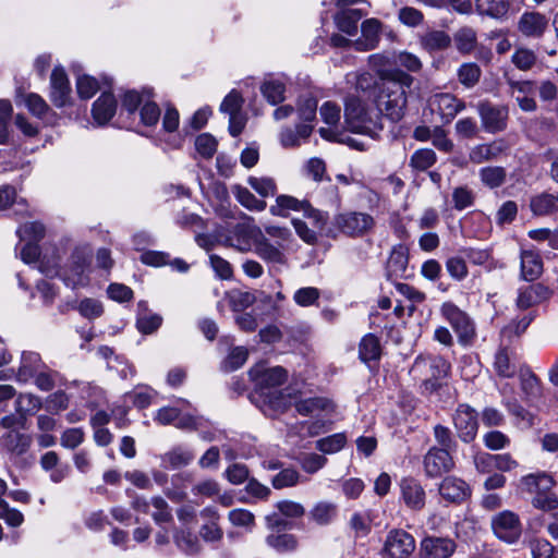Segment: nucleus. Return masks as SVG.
<instances>
[{
    "instance_id": "dca6fc26",
    "label": "nucleus",
    "mask_w": 558,
    "mask_h": 558,
    "mask_svg": "<svg viewBox=\"0 0 558 558\" xmlns=\"http://www.w3.org/2000/svg\"><path fill=\"white\" fill-rule=\"evenodd\" d=\"M438 490L442 499L450 504H462L471 496L469 484L456 476L445 477Z\"/></svg>"
},
{
    "instance_id": "4468645a",
    "label": "nucleus",
    "mask_w": 558,
    "mask_h": 558,
    "mask_svg": "<svg viewBox=\"0 0 558 558\" xmlns=\"http://www.w3.org/2000/svg\"><path fill=\"white\" fill-rule=\"evenodd\" d=\"M88 265L89 263L84 252L75 251L69 266L63 269L60 276L68 287L83 286L87 280L86 271Z\"/></svg>"
},
{
    "instance_id": "4c0bfd02",
    "label": "nucleus",
    "mask_w": 558,
    "mask_h": 558,
    "mask_svg": "<svg viewBox=\"0 0 558 558\" xmlns=\"http://www.w3.org/2000/svg\"><path fill=\"white\" fill-rule=\"evenodd\" d=\"M257 296V290L248 291L242 289H232L226 294L229 306L234 312H242L254 304Z\"/></svg>"
},
{
    "instance_id": "39448f33",
    "label": "nucleus",
    "mask_w": 558,
    "mask_h": 558,
    "mask_svg": "<svg viewBox=\"0 0 558 558\" xmlns=\"http://www.w3.org/2000/svg\"><path fill=\"white\" fill-rule=\"evenodd\" d=\"M344 124L348 131L366 135L376 126L366 104L353 95L344 99Z\"/></svg>"
},
{
    "instance_id": "680f3d73",
    "label": "nucleus",
    "mask_w": 558,
    "mask_h": 558,
    "mask_svg": "<svg viewBox=\"0 0 558 558\" xmlns=\"http://www.w3.org/2000/svg\"><path fill=\"white\" fill-rule=\"evenodd\" d=\"M217 145L216 138L208 133H203L195 140V149L205 159H210L216 154Z\"/></svg>"
},
{
    "instance_id": "2eb2a0df",
    "label": "nucleus",
    "mask_w": 558,
    "mask_h": 558,
    "mask_svg": "<svg viewBox=\"0 0 558 558\" xmlns=\"http://www.w3.org/2000/svg\"><path fill=\"white\" fill-rule=\"evenodd\" d=\"M509 143L505 138H496L486 144L474 146L469 154L470 161L476 165L498 159L508 153Z\"/></svg>"
},
{
    "instance_id": "a878e982",
    "label": "nucleus",
    "mask_w": 558,
    "mask_h": 558,
    "mask_svg": "<svg viewBox=\"0 0 558 558\" xmlns=\"http://www.w3.org/2000/svg\"><path fill=\"white\" fill-rule=\"evenodd\" d=\"M47 368L38 353L25 351L22 353L21 363L16 371V381L28 383L40 369Z\"/></svg>"
},
{
    "instance_id": "6e6d98bb",
    "label": "nucleus",
    "mask_w": 558,
    "mask_h": 558,
    "mask_svg": "<svg viewBox=\"0 0 558 558\" xmlns=\"http://www.w3.org/2000/svg\"><path fill=\"white\" fill-rule=\"evenodd\" d=\"M250 186L262 197L274 196L277 192V183L275 179L267 177H250L247 179Z\"/></svg>"
},
{
    "instance_id": "ddd939ff",
    "label": "nucleus",
    "mask_w": 558,
    "mask_h": 558,
    "mask_svg": "<svg viewBox=\"0 0 558 558\" xmlns=\"http://www.w3.org/2000/svg\"><path fill=\"white\" fill-rule=\"evenodd\" d=\"M423 464L428 477H438L450 472L454 466V461L448 449L432 447L424 456Z\"/></svg>"
},
{
    "instance_id": "603ef678",
    "label": "nucleus",
    "mask_w": 558,
    "mask_h": 558,
    "mask_svg": "<svg viewBox=\"0 0 558 558\" xmlns=\"http://www.w3.org/2000/svg\"><path fill=\"white\" fill-rule=\"evenodd\" d=\"M383 31V23L377 19H367L361 24V33L366 43L378 47Z\"/></svg>"
},
{
    "instance_id": "ea45409f",
    "label": "nucleus",
    "mask_w": 558,
    "mask_h": 558,
    "mask_svg": "<svg viewBox=\"0 0 558 558\" xmlns=\"http://www.w3.org/2000/svg\"><path fill=\"white\" fill-rule=\"evenodd\" d=\"M475 9L480 15L499 20L508 13L509 2L507 0H475Z\"/></svg>"
},
{
    "instance_id": "9d476101",
    "label": "nucleus",
    "mask_w": 558,
    "mask_h": 558,
    "mask_svg": "<svg viewBox=\"0 0 558 558\" xmlns=\"http://www.w3.org/2000/svg\"><path fill=\"white\" fill-rule=\"evenodd\" d=\"M452 421L461 441L470 444L477 435L478 420L477 412L469 404H459L456 409Z\"/></svg>"
},
{
    "instance_id": "c756f323",
    "label": "nucleus",
    "mask_w": 558,
    "mask_h": 558,
    "mask_svg": "<svg viewBox=\"0 0 558 558\" xmlns=\"http://www.w3.org/2000/svg\"><path fill=\"white\" fill-rule=\"evenodd\" d=\"M0 446L12 454L22 456L28 450L31 438L16 429H12L0 437Z\"/></svg>"
},
{
    "instance_id": "774afa93",
    "label": "nucleus",
    "mask_w": 558,
    "mask_h": 558,
    "mask_svg": "<svg viewBox=\"0 0 558 558\" xmlns=\"http://www.w3.org/2000/svg\"><path fill=\"white\" fill-rule=\"evenodd\" d=\"M453 207L463 210L474 204L475 195L468 186H458L452 192Z\"/></svg>"
},
{
    "instance_id": "37998d69",
    "label": "nucleus",
    "mask_w": 558,
    "mask_h": 558,
    "mask_svg": "<svg viewBox=\"0 0 558 558\" xmlns=\"http://www.w3.org/2000/svg\"><path fill=\"white\" fill-rule=\"evenodd\" d=\"M453 39L457 50L462 54L471 53L477 45L476 32L470 26L459 28L454 33Z\"/></svg>"
},
{
    "instance_id": "c9c22d12",
    "label": "nucleus",
    "mask_w": 558,
    "mask_h": 558,
    "mask_svg": "<svg viewBox=\"0 0 558 558\" xmlns=\"http://www.w3.org/2000/svg\"><path fill=\"white\" fill-rule=\"evenodd\" d=\"M295 409L301 415H311L316 412H333L335 404L324 397H314L295 402Z\"/></svg>"
},
{
    "instance_id": "9b49d317",
    "label": "nucleus",
    "mask_w": 558,
    "mask_h": 558,
    "mask_svg": "<svg viewBox=\"0 0 558 558\" xmlns=\"http://www.w3.org/2000/svg\"><path fill=\"white\" fill-rule=\"evenodd\" d=\"M494 534L506 543H514L519 539L522 527L519 515L512 511L505 510L492 519Z\"/></svg>"
},
{
    "instance_id": "f704fd0d",
    "label": "nucleus",
    "mask_w": 558,
    "mask_h": 558,
    "mask_svg": "<svg viewBox=\"0 0 558 558\" xmlns=\"http://www.w3.org/2000/svg\"><path fill=\"white\" fill-rule=\"evenodd\" d=\"M162 324V317L158 314L150 313L147 310V302L141 301L138 303V315L136 319V327L140 332L149 335L155 332Z\"/></svg>"
},
{
    "instance_id": "0e129e2a",
    "label": "nucleus",
    "mask_w": 558,
    "mask_h": 558,
    "mask_svg": "<svg viewBox=\"0 0 558 558\" xmlns=\"http://www.w3.org/2000/svg\"><path fill=\"white\" fill-rule=\"evenodd\" d=\"M16 233L21 241H39L45 235V227L43 223L34 221L21 226Z\"/></svg>"
},
{
    "instance_id": "de8ad7c7",
    "label": "nucleus",
    "mask_w": 558,
    "mask_h": 558,
    "mask_svg": "<svg viewBox=\"0 0 558 558\" xmlns=\"http://www.w3.org/2000/svg\"><path fill=\"white\" fill-rule=\"evenodd\" d=\"M40 408V399L32 393H20L15 400V411L21 418L36 413Z\"/></svg>"
},
{
    "instance_id": "a18cd8bd",
    "label": "nucleus",
    "mask_w": 558,
    "mask_h": 558,
    "mask_svg": "<svg viewBox=\"0 0 558 558\" xmlns=\"http://www.w3.org/2000/svg\"><path fill=\"white\" fill-rule=\"evenodd\" d=\"M495 373L502 378L513 377L517 373V366L512 363L507 349L501 348L495 354L494 361Z\"/></svg>"
},
{
    "instance_id": "3c124183",
    "label": "nucleus",
    "mask_w": 558,
    "mask_h": 558,
    "mask_svg": "<svg viewBox=\"0 0 558 558\" xmlns=\"http://www.w3.org/2000/svg\"><path fill=\"white\" fill-rule=\"evenodd\" d=\"M319 134L323 138L338 142L342 144H347L351 148L357 149V150H364L365 146L363 143L356 141L355 138L344 134L343 132H340L338 130L331 129V128H320Z\"/></svg>"
},
{
    "instance_id": "8fccbe9b",
    "label": "nucleus",
    "mask_w": 558,
    "mask_h": 558,
    "mask_svg": "<svg viewBox=\"0 0 558 558\" xmlns=\"http://www.w3.org/2000/svg\"><path fill=\"white\" fill-rule=\"evenodd\" d=\"M521 389L527 400H534L541 397V383L535 374L525 371L520 374Z\"/></svg>"
},
{
    "instance_id": "7c9ffc66",
    "label": "nucleus",
    "mask_w": 558,
    "mask_h": 558,
    "mask_svg": "<svg viewBox=\"0 0 558 558\" xmlns=\"http://www.w3.org/2000/svg\"><path fill=\"white\" fill-rule=\"evenodd\" d=\"M521 485L530 494L539 495L550 493L555 481L551 475L542 472L523 476Z\"/></svg>"
},
{
    "instance_id": "13d9d810",
    "label": "nucleus",
    "mask_w": 558,
    "mask_h": 558,
    "mask_svg": "<svg viewBox=\"0 0 558 558\" xmlns=\"http://www.w3.org/2000/svg\"><path fill=\"white\" fill-rule=\"evenodd\" d=\"M337 513V506L331 502H319L311 511L312 519L320 524L326 525L332 521Z\"/></svg>"
},
{
    "instance_id": "052dcab7",
    "label": "nucleus",
    "mask_w": 558,
    "mask_h": 558,
    "mask_svg": "<svg viewBox=\"0 0 558 558\" xmlns=\"http://www.w3.org/2000/svg\"><path fill=\"white\" fill-rule=\"evenodd\" d=\"M317 99L310 93L303 94L299 97L298 112L302 120L312 121L316 116Z\"/></svg>"
},
{
    "instance_id": "0eeeda50",
    "label": "nucleus",
    "mask_w": 558,
    "mask_h": 558,
    "mask_svg": "<svg viewBox=\"0 0 558 558\" xmlns=\"http://www.w3.org/2000/svg\"><path fill=\"white\" fill-rule=\"evenodd\" d=\"M476 110L481 119V126L485 132L497 134L508 128L509 108L507 106L481 100L476 105Z\"/></svg>"
},
{
    "instance_id": "79ce46f5",
    "label": "nucleus",
    "mask_w": 558,
    "mask_h": 558,
    "mask_svg": "<svg viewBox=\"0 0 558 558\" xmlns=\"http://www.w3.org/2000/svg\"><path fill=\"white\" fill-rule=\"evenodd\" d=\"M478 175L481 182L489 189H498L507 180V171L500 166H488L480 169Z\"/></svg>"
},
{
    "instance_id": "864d4df0",
    "label": "nucleus",
    "mask_w": 558,
    "mask_h": 558,
    "mask_svg": "<svg viewBox=\"0 0 558 558\" xmlns=\"http://www.w3.org/2000/svg\"><path fill=\"white\" fill-rule=\"evenodd\" d=\"M437 156L433 149L422 148L416 150L410 159V166L417 171H425L435 165Z\"/></svg>"
},
{
    "instance_id": "6e6552de",
    "label": "nucleus",
    "mask_w": 558,
    "mask_h": 558,
    "mask_svg": "<svg viewBox=\"0 0 558 558\" xmlns=\"http://www.w3.org/2000/svg\"><path fill=\"white\" fill-rule=\"evenodd\" d=\"M440 313L457 333L460 343L471 342L475 337V326L464 311L452 302H445L440 307Z\"/></svg>"
},
{
    "instance_id": "5fc2aeb1",
    "label": "nucleus",
    "mask_w": 558,
    "mask_h": 558,
    "mask_svg": "<svg viewBox=\"0 0 558 558\" xmlns=\"http://www.w3.org/2000/svg\"><path fill=\"white\" fill-rule=\"evenodd\" d=\"M281 530L291 529L293 523L286 519H299L305 513L304 507L298 502L284 500L281 501Z\"/></svg>"
},
{
    "instance_id": "e2e57ef3",
    "label": "nucleus",
    "mask_w": 558,
    "mask_h": 558,
    "mask_svg": "<svg viewBox=\"0 0 558 558\" xmlns=\"http://www.w3.org/2000/svg\"><path fill=\"white\" fill-rule=\"evenodd\" d=\"M244 99L241 93L236 89H232L222 100L220 105V111L231 116L242 112Z\"/></svg>"
},
{
    "instance_id": "1a4fd4ad",
    "label": "nucleus",
    "mask_w": 558,
    "mask_h": 558,
    "mask_svg": "<svg viewBox=\"0 0 558 558\" xmlns=\"http://www.w3.org/2000/svg\"><path fill=\"white\" fill-rule=\"evenodd\" d=\"M415 550L412 534L402 529H393L387 533L383 553L388 558H409Z\"/></svg>"
},
{
    "instance_id": "e433bc0d",
    "label": "nucleus",
    "mask_w": 558,
    "mask_h": 558,
    "mask_svg": "<svg viewBox=\"0 0 558 558\" xmlns=\"http://www.w3.org/2000/svg\"><path fill=\"white\" fill-rule=\"evenodd\" d=\"M530 208L537 217L549 216L558 211L555 196L546 192L533 196L530 201Z\"/></svg>"
},
{
    "instance_id": "bf43d9fd",
    "label": "nucleus",
    "mask_w": 558,
    "mask_h": 558,
    "mask_svg": "<svg viewBox=\"0 0 558 558\" xmlns=\"http://www.w3.org/2000/svg\"><path fill=\"white\" fill-rule=\"evenodd\" d=\"M347 442L344 434L338 433L328 437L318 439L316 441V448L324 453H335L341 450Z\"/></svg>"
},
{
    "instance_id": "4d7b16f0",
    "label": "nucleus",
    "mask_w": 558,
    "mask_h": 558,
    "mask_svg": "<svg viewBox=\"0 0 558 558\" xmlns=\"http://www.w3.org/2000/svg\"><path fill=\"white\" fill-rule=\"evenodd\" d=\"M434 437L438 449H448L449 452L454 451L458 444L451 429L441 424L434 426Z\"/></svg>"
},
{
    "instance_id": "20e7f679",
    "label": "nucleus",
    "mask_w": 558,
    "mask_h": 558,
    "mask_svg": "<svg viewBox=\"0 0 558 558\" xmlns=\"http://www.w3.org/2000/svg\"><path fill=\"white\" fill-rule=\"evenodd\" d=\"M331 223L345 236L362 238L373 231L375 219L367 213L347 210L335 215Z\"/></svg>"
},
{
    "instance_id": "72a5a7b5",
    "label": "nucleus",
    "mask_w": 558,
    "mask_h": 558,
    "mask_svg": "<svg viewBox=\"0 0 558 558\" xmlns=\"http://www.w3.org/2000/svg\"><path fill=\"white\" fill-rule=\"evenodd\" d=\"M421 47L428 52H437L451 46V37L444 31H428L420 37Z\"/></svg>"
},
{
    "instance_id": "c85d7f7f",
    "label": "nucleus",
    "mask_w": 558,
    "mask_h": 558,
    "mask_svg": "<svg viewBox=\"0 0 558 558\" xmlns=\"http://www.w3.org/2000/svg\"><path fill=\"white\" fill-rule=\"evenodd\" d=\"M117 110V101L111 93H102L94 102L92 113L98 125H104L111 120Z\"/></svg>"
},
{
    "instance_id": "423d86ee",
    "label": "nucleus",
    "mask_w": 558,
    "mask_h": 558,
    "mask_svg": "<svg viewBox=\"0 0 558 558\" xmlns=\"http://www.w3.org/2000/svg\"><path fill=\"white\" fill-rule=\"evenodd\" d=\"M122 107L129 113H134L140 109L141 122L146 126L156 125L160 119V109L153 100L150 89H144L142 93L130 90L125 93Z\"/></svg>"
},
{
    "instance_id": "5701e85b",
    "label": "nucleus",
    "mask_w": 558,
    "mask_h": 558,
    "mask_svg": "<svg viewBox=\"0 0 558 558\" xmlns=\"http://www.w3.org/2000/svg\"><path fill=\"white\" fill-rule=\"evenodd\" d=\"M548 27V19L539 12H525L521 15L518 29L526 37H542Z\"/></svg>"
},
{
    "instance_id": "f8f14e48",
    "label": "nucleus",
    "mask_w": 558,
    "mask_h": 558,
    "mask_svg": "<svg viewBox=\"0 0 558 558\" xmlns=\"http://www.w3.org/2000/svg\"><path fill=\"white\" fill-rule=\"evenodd\" d=\"M457 543L448 536H425L420 542V558H450L457 550Z\"/></svg>"
},
{
    "instance_id": "473e14b6",
    "label": "nucleus",
    "mask_w": 558,
    "mask_h": 558,
    "mask_svg": "<svg viewBox=\"0 0 558 558\" xmlns=\"http://www.w3.org/2000/svg\"><path fill=\"white\" fill-rule=\"evenodd\" d=\"M195 458L194 452L184 446L173 447L171 450L166 452L162 457V464L167 469H181L189 465Z\"/></svg>"
},
{
    "instance_id": "bb28decb",
    "label": "nucleus",
    "mask_w": 558,
    "mask_h": 558,
    "mask_svg": "<svg viewBox=\"0 0 558 558\" xmlns=\"http://www.w3.org/2000/svg\"><path fill=\"white\" fill-rule=\"evenodd\" d=\"M13 208L15 215H29V206L25 198L17 197L14 186L5 184L0 186V211Z\"/></svg>"
},
{
    "instance_id": "58836bf2",
    "label": "nucleus",
    "mask_w": 558,
    "mask_h": 558,
    "mask_svg": "<svg viewBox=\"0 0 558 558\" xmlns=\"http://www.w3.org/2000/svg\"><path fill=\"white\" fill-rule=\"evenodd\" d=\"M381 355L380 341L374 333L365 335L359 344V357L361 361L368 363L377 361Z\"/></svg>"
},
{
    "instance_id": "69168bd1",
    "label": "nucleus",
    "mask_w": 558,
    "mask_h": 558,
    "mask_svg": "<svg viewBox=\"0 0 558 558\" xmlns=\"http://www.w3.org/2000/svg\"><path fill=\"white\" fill-rule=\"evenodd\" d=\"M177 546L186 555H194L199 551L201 545L195 535L190 532H179L175 537Z\"/></svg>"
},
{
    "instance_id": "f03ea898",
    "label": "nucleus",
    "mask_w": 558,
    "mask_h": 558,
    "mask_svg": "<svg viewBox=\"0 0 558 558\" xmlns=\"http://www.w3.org/2000/svg\"><path fill=\"white\" fill-rule=\"evenodd\" d=\"M250 377L254 383L251 395L252 402L270 418L279 415V367L271 366L262 361L250 369Z\"/></svg>"
},
{
    "instance_id": "aec40b11",
    "label": "nucleus",
    "mask_w": 558,
    "mask_h": 558,
    "mask_svg": "<svg viewBox=\"0 0 558 558\" xmlns=\"http://www.w3.org/2000/svg\"><path fill=\"white\" fill-rule=\"evenodd\" d=\"M155 421L161 425L174 424L178 428L187 429L196 426L195 416L191 413L182 414V408L163 407L156 413Z\"/></svg>"
},
{
    "instance_id": "412c9836",
    "label": "nucleus",
    "mask_w": 558,
    "mask_h": 558,
    "mask_svg": "<svg viewBox=\"0 0 558 558\" xmlns=\"http://www.w3.org/2000/svg\"><path fill=\"white\" fill-rule=\"evenodd\" d=\"M279 292L276 296L267 294L263 290H257L256 301L254 302V313L260 324L267 322H277L279 317L278 308Z\"/></svg>"
},
{
    "instance_id": "c03bdc74",
    "label": "nucleus",
    "mask_w": 558,
    "mask_h": 558,
    "mask_svg": "<svg viewBox=\"0 0 558 558\" xmlns=\"http://www.w3.org/2000/svg\"><path fill=\"white\" fill-rule=\"evenodd\" d=\"M232 193L235 199L246 209L263 211L266 208V202L257 199L253 193L242 185H233Z\"/></svg>"
},
{
    "instance_id": "a211bd4d",
    "label": "nucleus",
    "mask_w": 558,
    "mask_h": 558,
    "mask_svg": "<svg viewBox=\"0 0 558 558\" xmlns=\"http://www.w3.org/2000/svg\"><path fill=\"white\" fill-rule=\"evenodd\" d=\"M71 86L62 68H54L50 76V100L56 107H64L71 99Z\"/></svg>"
},
{
    "instance_id": "09e8293b",
    "label": "nucleus",
    "mask_w": 558,
    "mask_h": 558,
    "mask_svg": "<svg viewBox=\"0 0 558 558\" xmlns=\"http://www.w3.org/2000/svg\"><path fill=\"white\" fill-rule=\"evenodd\" d=\"M482 70L474 62H468L460 65L458 70V80L466 88L474 87L481 78Z\"/></svg>"
},
{
    "instance_id": "49530a36",
    "label": "nucleus",
    "mask_w": 558,
    "mask_h": 558,
    "mask_svg": "<svg viewBox=\"0 0 558 558\" xmlns=\"http://www.w3.org/2000/svg\"><path fill=\"white\" fill-rule=\"evenodd\" d=\"M248 357V350L245 347H234L227 357L221 362V371L231 373L242 367Z\"/></svg>"
},
{
    "instance_id": "cd10ccee",
    "label": "nucleus",
    "mask_w": 558,
    "mask_h": 558,
    "mask_svg": "<svg viewBox=\"0 0 558 558\" xmlns=\"http://www.w3.org/2000/svg\"><path fill=\"white\" fill-rule=\"evenodd\" d=\"M366 13L361 9H340L333 16V21L339 31L354 36L357 33V24Z\"/></svg>"
},
{
    "instance_id": "2f4dec72",
    "label": "nucleus",
    "mask_w": 558,
    "mask_h": 558,
    "mask_svg": "<svg viewBox=\"0 0 558 558\" xmlns=\"http://www.w3.org/2000/svg\"><path fill=\"white\" fill-rule=\"evenodd\" d=\"M543 274V260L532 251L521 253V278L525 281H534Z\"/></svg>"
},
{
    "instance_id": "f257e3e1",
    "label": "nucleus",
    "mask_w": 558,
    "mask_h": 558,
    "mask_svg": "<svg viewBox=\"0 0 558 558\" xmlns=\"http://www.w3.org/2000/svg\"><path fill=\"white\" fill-rule=\"evenodd\" d=\"M414 77L407 72L383 73V81L376 85L374 101L379 112L392 122H399L405 113L407 89Z\"/></svg>"
},
{
    "instance_id": "b1692460",
    "label": "nucleus",
    "mask_w": 558,
    "mask_h": 558,
    "mask_svg": "<svg viewBox=\"0 0 558 558\" xmlns=\"http://www.w3.org/2000/svg\"><path fill=\"white\" fill-rule=\"evenodd\" d=\"M402 499L412 510H421L425 506V490L422 485L412 477L403 478L400 483Z\"/></svg>"
},
{
    "instance_id": "7ed1b4c3",
    "label": "nucleus",
    "mask_w": 558,
    "mask_h": 558,
    "mask_svg": "<svg viewBox=\"0 0 558 558\" xmlns=\"http://www.w3.org/2000/svg\"><path fill=\"white\" fill-rule=\"evenodd\" d=\"M450 369V364L441 356H417L411 372L422 379L423 392L430 395L437 391L441 384L439 379L445 378Z\"/></svg>"
},
{
    "instance_id": "338daca9",
    "label": "nucleus",
    "mask_w": 558,
    "mask_h": 558,
    "mask_svg": "<svg viewBox=\"0 0 558 558\" xmlns=\"http://www.w3.org/2000/svg\"><path fill=\"white\" fill-rule=\"evenodd\" d=\"M156 392L148 386H137L132 392L126 396L131 399L133 404L140 409L147 408Z\"/></svg>"
},
{
    "instance_id": "393cba45",
    "label": "nucleus",
    "mask_w": 558,
    "mask_h": 558,
    "mask_svg": "<svg viewBox=\"0 0 558 558\" xmlns=\"http://www.w3.org/2000/svg\"><path fill=\"white\" fill-rule=\"evenodd\" d=\"M436 111L439 113L442 123H450L456 116L465 109V102L451 94L437 95L434 101Z\"/></svg>"
},
{
    "instance_id": "4be33fe9",
    "label": "nucleus",
    "mask_w": 558,
    "mask_h": 558,
    "mask_svg": "<svg viewBox=\"0 0 558 558\" xmlns=\"http://www.w3.org/2000/svg\"><path fill=\"white\" fill-rule=\"evenodd\" d=\"M553 291L542 282L530 284L520 289L517 299V306L521 310H527L543 301L548 300Z\"/></svg>"
},
{
    "instance_id": "6ab92c4d",
    "label": "nucleus",
    "mask_w": 558,
    "mask_h": 558,
    "mask_svg": "<svg viewBox=\"0 0 558 558\" xmlns=\"http://www.w3.org/2000/svg\"><path fill=\"white\" fill-rule=\"evenodd\" d=\"M409 265V248L404 244L395 245L386 263V277L395 280L405 277Z\"/></svg>"
},
{
    "instance_id": "a19ab883",
    "label": "nucleus",
    "mask_w": 558,
    "mask_h": 558,
    "mask_svg": "<svg viewBox=\"0 0 558 558\" xmlns=\"http://www.w3.org/2000/svg\"><path fill=\"white\" fill-rule=\"evenodd\" d=\"M313 132V126L305 123L295 125V129H286L281 133V145L284 147L300 146L302 140H306Z\"/></svg>"
},
{
    "instance_id": "f3484780",
    "label": "nucleus",
    "mask_w": 558,
    "mask_h": 558,
    "mask_svg": "<svg viewBox=\"0 0 558 558\" xmlns=\"http://www.w3.org/2000/svg\"><path fill=\"white\" fill-rule=\"evenodd\" d=\"M257 230L248 223H236L225 236L222 243L241 252H247L255 242Z\"/></svg>"
}]
</instances>
